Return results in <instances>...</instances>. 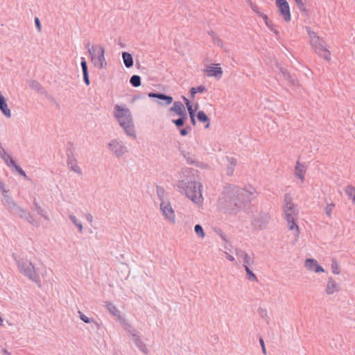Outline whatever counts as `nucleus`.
<instances>
[{
    "mask_svg": "<svg viewBox=\"0 0 355 355\" xmlns=\"http://www.w3.org/2000/svg\"><path fill=\"white\" fill-rule=\"evenodd\" d=\"M269 216L267 213L260 214L257 217L254 218L252 221V225L256 228L262 229L265 227L269 221Z\"/></svg>",
    "mask_w": 355,
    "mask_h": 355,
    "instance_id": "nucleus-16",
    "label": "nucleus"
},
{
    "mask_svg": "<svg viewBox=\"0 0 355 355\" xmlns=\"http://www.w3.org/2000/svg\"><path fill=\"white\" fill-rule=\"evenodd\" d=\"M78 313L80 314V318L85 323H89L91 322V320L84 315L81 311H78Z\"/></svg>",
    "mask_w": 355,
    "mask_h": 355,
    "instance_id": "nucleus-45",
    "label": "nucleus"
},
{
    "mask_svg": "<svg viewBox=\"0 0 355 355\" xmlns=\"http://www.w3.org/2000/svg\"><path fill=\"white\" fill-rule=\"evenodd\" d=\"M224 248L226 249V250H229V247L227 246V245H225Z\"/></svg>",
    "mask_w": 355,
    "mask_h": 355,
    "instance_id": "nucleus-59",
    "label": "nucleus"
},
{
    "mask_svg": "<svg viewBox=\"0 0 355 355\" xmlns=\"http://www.w3.org/2000/svg\"><path fill=\"white\" fill-rule=\"evenodd\" d=\"M67 166L71 171H74L78 174L82 173L80 168L78 166L76 159H74L73 158L69 157L68 159Z\"/></svg>",
    "mask_w": 355,
    "mask_h": 355,
    "instance_id": "nucleus-22",
    "label": "nucleus"
},
{
    "mask_svg": "<svg viewBox=\"0 0 355 355\" xmlns=\"http://www.w3.org/2000/svg\"><path fill=\"white\" fill-rule=\"evenodd\" d=\"M225 254H226V257L228 260H230L231 261H234L235 260L234 257L233 256H232L231 254H230L229 253H227V252H225Z\"/></svg>",
    "mask_w": 355,
    "mask_h": 355,
    "instance_id": "nucleus-55",
    "label": "nucleus"
},
{
    "mask_svg": "<svg viewBox=\"0 0 355 355\" xmlns=\"http://www.w3.org/2000/svg\"><path fill=\"white\" fill-rule=\"evenodd\" d=\"M296 6L301 11H305L306 8L302 0H294Z\"/></svg>",
    "mask_w": 355,
    "mask_h": 355,
    "instance_id": "nucleus-42",
    "label": "nucleus"
},
{
    "mask_svg": "<svg viewBox=\"0 0 355 355\" xmlns=\"http://www.w3.org/2000/svg\"><path fill=\"white\" fill-rule=\"evenodd\" d=\"M314 271L315 272H324V270L323 269L322 267H321L320 266L317 264L316 266L315 267Z\"/></svg>",
    "mask_w": 355,
    "mask_h": 355,
    "instance_id": "nucleus-50",
    "label": "nucleus"
},
{
    "mask_svg": "<svg viewBox=\"0 0 355 355\" xmlns=\"http://www.w3.org/2000/svg\"><path fill=\"white\" fill-rule=\"evenodd\" d=\"M0 157L4 161L6 164L11 167L12 165H14V160L11 157V156L6 152V149L3 148L1 142L0 141Z\"/></svg>",
    "mask_w": 355,
    "mask_h": 355,
    "instance_id": "nucleus-18",
    "label": "nucleus"
},
{
    "mask_svg": "<svg viewBox=\"0 0 355 355\" xmlns=\"http://www.w3.org/2000/svg\"><path fill=\"white\" fill-rule=\"evenodd\" d=\"M307 33L310 37V43L315 53L324 60H331V53L325 46V42L313 31L310 27H306Z\"/></svg>",
    "mask_w": 355,
    "mask_h": 355,
    "instance_id": "nucleus-5",
    "label": "nucleus"
},
{
    "mask_svg": "<svg viewBox=\"0 0 355 355\" xmlns=\"http://www.w3.org/2000/svg\"><path fill=\"white\" fill-rule=\"evenodd\" d=\"M335 205L334 203L327 204V206L325 207L324 211L328 217H331V213Z\"/></svg>",
    "mask_w": 355,
    "mask_h": 355,
    "instance_id": "nucleus-39",
    "label": "nucleus"
},
{
    "mask_svg": "<svg viewBox=\"0 0 355 355\" xmlns=\"http://www.w3.org/2000/svg\"><path fill=\"white\" fill-rule=\"evenodd\" d=\"M197 119L200 122H206L207 123V124L205 125V128H208L209 127V125H210L209 119L203 111H199L197 113Z\"/></svg>",
    "mask_w": 355,
    "mask_h": 355,
    "instance_id": "nucleus-25",
    "label": "nucleus"
},
{
    "mask_svg": "<svg viewBox=\"0 0 355 355\" xmlns=\"http://www.w3.org/2000/svg\"><path fill=\"white\" fill-rule=\"evenodd\" d=\"M276 6L278 8L280 16H282L286 22L291 19L290 6L286 0H275Z\"/></svg>",
    "mask_w": 355,
    "mask_h": 355,
    "instance_id": "nucleus-11",
    "label": "nucleus"
},
{
    "mask_svg": "<svg viewBox=\"0 0 355 355\" xmlns=\"http://www.w3.org/2000/svg\"><path fill=\"white\" fill-rule=\"evenodd\" d=\"M251 8L253 10V11H254L259 16H260V14L263 13L262 12L259 11V9L258 6H257L252 5Z\"/></svg>",
    "mask_w": 355,
    "mask_h": 355,
    "instance_id": "nucleus-49",
    "label": "nucleus"
},
{
    "mask_svg": "<svg viewBox=\"0 0 355 355\" xmlns=\"http://www.w3.org/2000/svg\"><path fill=\"white\" fill-rule=\"evenodd\" d=\"M106 308L112 315L116 317H120L119 310L112 303L107 302Z\"/></svg>",
    "mask_w": 355,
    "mask_h": 355,
    "instance_id": "nucleus-29",
    "label": "nucleus"
},
{
    "mask_svg": "<svg viewBox=\"0 0 355 355\" xmlns=\"http://www.w3.org/2000/svg\"><path fill=\"white\" fill-rule=\"evenodd\" d=\"M317 264V261L313 259H307L305 261L306 268L310 270H314Z\"/></svg>",
    "mask_w": 355,
    "mask_h": 355,
    "instance_id": "nucleus-33",
    "label": "nucleus"
},
{
    "mask_svg": "<svg viewBox=\"0 0 355 355\" xmlns=\"http://www.w3.org/2000/svg\"><path fill=\"white\" fill-rule=\"evenodd\" d=\"M194 231H195V233L200 238H204L205 237V232H204V230L202 229V227L200 225H196L195 227H194Z\"/></svg>",
    "mask_w": 355,
    "mask_h": 355,
    "instance_id": "nucleus-37",
    "label": "nucleus"
},
{
    "mask_svg": "<svg viewBox=\"0 0 355 355\" xmlns=\"http://www.w3.org/2000/svg\"><path fill=\"white\" fill-rule=\"evenodd\" d=\"M281 71L286 79L288 80L292 84H295V78L292 76L286 69L282 68Z\"/></svg>",
    "mask_w": 355,
    "mask_h": 355,
    "instance_id": "nucleus-36",
    "label": "nucleus"
},
{
    "mask_svg": "<svg viewBox=\"0 0 355 355\" xmlns=\"http://www.w3.org/2000/svg\"><path fill=\"white\" fill-rule=\"evenodd\" d=\"M187 110H188V112L189 114V116H195V111L193 110L192 106L191 107H189Z\"/></svg>",
    "mask_w": 355,
    "mask_h": 355,
    "instance_id": "nucleus-56",
    "label": "nucleus"
},
{
    "mask_svg": "<svg viewBox=\"0 0 355 355\" xmlns=\"http://www.w3.org/2000/svg\"><path fill=\"white\" fill-rule=\"evenodd\" d=\"M130 334L132 336V340L135 345L139 349V350L143 352L144 354H147L148 353V348L146 345L141 340L139 333L136 330H130Z\"/></svg>",
    "mask_w": 355,
    "mask_h": 355,
    "instance_id": "nucleus-14",
    "label": "nucleus"
},
{
    "mask_svg": "<svg viewBox=\"0 0 355 355\" xmlns=\"http://www.w3.org/2000/svg\"><path fill=\"white\" fill-rule=\"evenodd\" d=\"M220 237H221V239H222L224 241L227 242V239H226V237H225V235H223V234H220Z\"/></svg>",
    "mask_w": 355,
    "mask_h": 355,
    "instance_id": "nucleus-58",
    "label": "nucleus"
},
{
    "mask_svg": "<svg viewBox=\"0 0 355 355\" xmlns=\"http://www.w3.org/2000/svg\"><path fill=\"white\" fill-rule=\"evenodd\" d=\"M69 218L70 220L73 223V224L78 229V232L82 233L83 231V227L80 220L77 219L75 215L71 214L69 215Z\"/></svg>",
    "mask_w": 355,
    "mask_h": 355,
    "instance_id": "nucleus-26",
    "label": "nucleus"
},
{
    "mask_svg": "<svg viewBox=\"0 0 355 355\" xmlns=\"http://www.w3.org/2000/svg\"><path fill=\"white\" fill-rule=\"evenodd\" d=\"M196 90V93H202L206 91V88L203 85H200L197 87H195Z\"/></svg>",
    "mask_w": 355,
    "mask_h": 355,
    "instance_id": "nucleus-47",
    "label": "nucleus"
},
{
    "mask_svg": "<svg viewBox=\"0 0 355 355\" xmlns=\"http://www.w3.org/2000/svg\"><path fill=\"white\" fill-rule=\"evenodd\" d=\"M259 343H260V345L261 346V349H262V352L264 354H266V347H265V344H264V341L262 338H260L259 339Z\"/></svg>",
    "mask_w": 355,
    "mask_h": 355,
    "instance_id": "nucleus-48",
    "label": "nucleus"
},
{
    "mask_svg": "<svg viewBox=\"0 0 355 355\" xmlns=\"http://www.w3.org/2000/svg\"><path fill=\"white\" fill-rule=\"evenodd\" d=\"M211 36H212L213 39H214V33H213V32H211Z\"/></svg>",
    "mask_w": 355,
    "mask_h": 355,
    "instance_id": "nucleus-60",
    "label": "nucleus"
},
{
    "mask_svg": "<svg viewBox=\"0 0 355 355\" xmlns=\"http://www.w3.org/2000/svg\"><path fill=\"white\" fill-rule=\"evenodd\" d=\"M245 270L247 273V278L251 282H258V279L255 274L250 269V266H245Z\"/></svg>",
    "mask_w": 355,
    "mask_h": 355,
    "instance_id": "nucleus-32",
    "label": "nucleus"
},
{
    "mask_svg": "<svg viewBox=\"0 0 355 355\" xmlns=\"http://www.w3.org/2000/svg\"><path fill=\"white\" fill-rule=\"evenodd\" d=\"M338 291V286L335 280L330 277L328 279L326 288V292L328 295H331Z\"/></svg>",
    "mask_w": 355,
    "mask_h": 355,
    "instance_id": "nucleus-20",
    "label": "nucleus"
},
{
    "mask_svg": "<svg viewBox=\"0 0 355 355\" xmlns=\"http://www.w3.org/2000/svg\"><path fill=\"white\" fill-rule=\"evenodd\" d=\"M345 192L349 198L352 200V203L355 204V188L351 185L346 187Z\"/></svg>",
    "mask_w": 355,
    "mask_h": 355,
    "instance_id": "nucleus-28",
    "label": "nucleus"
},
{
    "mask_svg": "<svg viewBox=\"0 0 355 355\" xmlns=\"http://www.w3.org/2000/svg\"><path fill=\"white\" fill-rule=\"evenodd\" d=\"M295 175L299 178L302 181L304 180V174L306 172V166L304 164L297 162L295 168Z\"/></svg>",
    "mask_w": 355,
    "mask_h": 355,
    "instance_id": "nucleus-19",
    "label": "nucleus"
},
{
    "mask_svg": "<svg viewBox=\"0 0 355 355\" xmlns=\"http://www.w3.org/2000/svg\"><path fill=\"white\" fill-rule=\"evenodd\" d=\"M235 254L238 259H241L243 260V265L244 268L245 266H251L254 264V259L251 258L245 250L240 248H236Z\"/></svg>",
    "mask_w": 355,
    "mask_h": 355,
    "instance_id": "nucleus-15",
    "label": "nucleus"
},
{
    "mask_svg": "<svg viewBox=\"0 0 355 355\" xmlns=\"http://www.w3.org/2000/svg\"><path fill=\"white\" fill-rule=\"evenodd\" d=\"M0 189L2 192L3 198H5V194H8V190L6 189L5 184L0 180Z\"/></svg>",
    "mask_w": 355,
    "mask_h": 355,
    "instance_id": "nucleus-44",
    "label": "nucleus"
},
{
    "mask_svg": "<svg viewBox=\"0 0 355 355\" xmlns=\"http://www.w3.org/2000/svg\"><path fill=\"white\" fill-rule=\"evenodd\" d=\"M260 17L264 19L266 25L270 28L271 31L274 32L275 34H278V31L274 28L272 23L269 20L266 15L261 13L260 14Z\"/></svg>",
    "mask_w": 355,
    "mask_h": 355,
    "instance_id": "nucleus-31",
    "label": "nucleus"
},
{
    "mask_svg": "<svg viewBox=\"0 0 355 355\" xmlns=\"http://www.w3.org/2000/svg\"><path fill=\"white\" fill-rule=\"evenodd\" d=\"M11 167H13L21 175L25 178H28L25 171L19 166L17 165L15 162H14V165H12Z\"/></svg>",
    "mask_w": 355,
    "mask_h": 355,
    "instance_id": "nucleus-40",
    "label": "nucleus"
},
{
    "mask_svg": "<svg viewBox=\"0 0 355 355\" xmlns=\"http://www.w3.org/2000/svg\"><path fill=\"white\" fill-rule=\"evenodd\" d=\"M148 96L150 98H156L159 99V101H157V103L162 106L169 105L173 101L172 96L162 93L150 92Z\"/></svg>",
    "mask_w": 355,
    "mask_h": 355,
    "instance_id": "nucleus-12",
    "label": "nucleus"
},
{
    "mask_svg": "<svg viewBox=\"0 0 355 355\" xmlns=\"http://www.w3.org/2000/svg\"><path fill=\"white\" fill-rule=\"evenodd\" d=\"M160 209L162 211L165 218L171 223H175V211L168 201L162 200L160 203Z\"/></svg>",
    "mask_w": 355,
    "mask_h": 355,
    "instance_id": "nucleus-10",
    "label": "nucleus"
},
{
    "mask_svg": "<svg viewBox=\"0 0 355 355\" xmlns=\"http://www.w3.org/2000/svg\"><path fill=\"white\" fill-rule=\"evenodd\" d=\"M35 209L39 215L43 217L45 220H49V218L46 212L37 204L36 200L34 201Z\"/></svg>",
    "mask_w": 355,
    "mask_h": 355,
    "instance_id": "nucleus-30",
    "label": "nucleus"
},
{
    "mask_svg": "<svg viewBox=\"0 0 355 355\" xmlns=\"http://www.w3.org/2000/svg\"><path fill=\"white\" fill-rule=\"evenodd\" d=\"M191 130V128L190 126H187L184 128L181 129L180 130V133L182 136H186Z\"/></svg>",
    "mask_w": 355,
    "mask_h": 355,
    "instance_id": "nucleus-43",
    "label": "nucleus"
},
{
    "mask_svg": "<svg viewBox=\"0 0 355 355\" xmlns=\"http://www.w3.org/2000/svg\"><path fill=\"white\" fill-rule=\"evenodd\" d=\"M85 218L90 223L93 221V216L91 214H87L85 215Z\"/></svg>",
    "mask_w": 355,
    "mask_h": 355,
    "instance_id": "nucleus-51",
    "label": "nucleus"
},
{
    "mask_svg": "<svg viewBox=\"0 0 355 355\" xmlns=\"http://www.w3.org/2000/svg\"><path fill=\"white\" fill-rule=\"evenodd\" d=\"M170 112H175L179 116L185 117L187 115L184 105L180 101H175L169 109Z\"/></svg>",
    "mask_w": 355,
    "mask_h": 355,
    "instance_id": "nucleus-17",
    "label": "nucleus"
},
{
    "mask_svg": "<svg viewBox=\"0 0 355 355\" xmlns=\"http://www.w3.org/2000/svg\"><path fill=\"white\" fill-rule=\"evenodd\" d=\"M190 92H191V98H194L195 94H197L196 88L195 87H191V89H190Z\"/></svg>",
    "mask_w": 355,
    "mask_h": 355,
    "instance_id": "nucleus-54",
    "label": "nucleus"
},
{
    "mask_svg": "<svg viewBox=\"0 0 355 355\" xmlns=\"http://www.w3.org/2000/svg\"><path fill=\"white\" fill-rule=\"evenodd\" d=\"M15 260L17 263L18 270L19 272L37 284L39 286H40V279L39 275H37L34 266L32 264L31 261L25 259H17L15 257Z\"/></svg>",
    "mask_w": 355,
    "mask_h": 355,
    "instance_id": "nucleus-6",
    "label": "nucleus"
},
{
    "mask_svg": "<svg viewBox=\"0 0 355 355\" xmlns=\"http://www.w3.org/2000/svg\"><path fill=\"white\" fill-rule=\"evenodd\" d=\"M227 161L228 162V166L227 168V174L228 175H232L233 174L234 167L236 166V160L233 157H227Z\"/></svg>",
    "mask_w": 355,
    "mask_h": 355,
    "instance_id": "nucleus-24",
    "label": "nucleus"
},
{
    "mask_svg": "<svg viewBox=\"0 0 355 355\" xmlns=\"http://www.w3.org/2000/svg\"><path fill=\"white\" fill-rule=\"evenodd\" d=\"M3 198L4 200L3 202L4 207L12 214L19 216H28V210L24 209L21 207L18 206L17 203L14 201V200L8 194H5V198Z\"/></svg>",
    "mask_w": 355,
    "mask_h": 355,
    "instance_id": "nucleus-8",
    "label": "nucleus"
},
{
    "mask_svg": "<svg viewBox=\"0 0 355 355\" xmlns=\"http://www.w3.org/2000/svg\"><path fill=\"white\" fill-rule=\"evenodd\" d=\"M331 268H332V272L334 274H336V275L340 274V270L338 264L336 261H333V262L331 263Z\"/></svg>",
    "mask_w": 355,
    "mask_h": 355,
    "instance_id": "nucleus-41",
    "label": "nucleus"
},
{
    "mask_svg": "<svg viewBox=\"0 0 355 355\" xmlns=\"http://www.w3.org/2000/svg\"><path fill=\"white\" fill-rule=\"evenodd\" d=\"M35 26H36V27H37V28L38 31H39V32H40V31H41L42 28H41L40 21V19H39V18H38V17H35Z\"/></svg>",
    "mask_w": 355,
    "mask_h": 355,
    "instance_id": "nucleus-46",
    "label": "nucleus"
},
{
    "mask_svg": "<svg viewBox=\"0 0 355 355\" xmlns=\"http://www.w3.org/2000/svg\"><path fill=\"white\" fill-rule=\"evenodd\" d=\"M284 201V212L285 219L287 222L288 229L295 231V242H297L299 239L300 233L299 227L296 223L299 211L297 205L291 200V198L288 196H285Z\"/></svg>",
    "mask_w": 355,
    "mask_h": 355,
    "instance_id": "nucleus-4",
    "label": "nucleus"
},
{
    "mask_svg": "<svg viewBox=\"0 0 355 355\" xmlns=\"http://www.w3.org/2000/svg\"><path fill=\"white\" fill-rule=\"evenodd\" d=\"M80 65L83 70V80L87 85L90 84L89 78V72L87 65V62L84 58H81Z\"/></svg>",
    "mask_w": 355,
    "mask_h": 355,
    "instance_id": "nucleus-21",
    "label": "nucleus"
},
{
    "mask_svg": "<svg viewBox=\"0 0 355 355\" xmlns=\"http://www.w3.org/2000/svg\"><path fill=\"white\" fill-rule=\"evenodd\" d=\"M114 116L126 135L136 138L135 126L130 109L125 105H115L114 107Z\"/></svg>",
    "mask_w": 355,
    "mask_h": 355,
    "instance_id": "nucleus-3",
    "label": "nucleus"
},
{
    "mask_svg": "<svg viewBox=\"0 0 355 355\" xmlns=\"http://www.w3.org/2000/svg\"><path fill=\"white\" fill-rule=\"evenodd\" d=\"M178 181L176 184L178 190L182 194L185 195L197 205H201L203 202L201 185H197L193 175L190 171L183 169L178 175Z\"/></svg>",
    "mask_w": 355,
    "mask_h": 355,
    "instance_id": "nucleus-2",
    "label": "nucleus"
},
{
    "mask_svg": "<svg viewBox=\"0 0 355 355\" xmlns=\"http://www.w3.org/2000/svg\"><path fill=\"white\" fill-rule=\"evenodd\" d=\"M254 193V188L247 190L232 185L225 188L222 197L218 200V204L225 212L234 214L255 197Z\"/></svg>",
    "mask_w": 355,
    "mask_h": 355,
    "instance_id": "nucleus-1",
    "label": "nucleus"
},
{
    "mask_svg": "<svg viewBox=\"0 0 355 355\" xmlns=\"http://www.w3.org/2000/svg\"><path fill=\"white\" fill-rule=\"evenodd\" d=\"M28 216H20L21 218H24L26 219L28 222H29L31 224H32L33 225H35V226H37L38 225V221H37L33 217V216L31 215V214L28 211Z\"/></svg>",
    "mask_w": 355,
    "mask_h": 355,
    "instance_id": "nucleus-38",
    "label": "nucleus"
},
{
    "mask_svg": "<svg viewBox=\"0 0 355 355\" xmlns=\"http://www.w3.org/2000/svg\"><path fill=\"white\" fill-rule=\"evenodd\" d=\"M122 58L123 63L127 68H130L133 66V58L130 53L128 52H123Z\"/></svg>",
    "mask_w": 355,
    "mask_h": 355,
    "instance_id": "nucleus-23",
    "label": "nucleus"
},
{
    "mask_svg": "<svg viewBox=\"0 0 355 355\" xmlns=\"http://www.w3.org/2000/svg\"><path fill=\"white\" fill-rule=\"evenodd\" d=\"M130 84L135 87H137L141 85V78L138 75H133L131 76L130 79Z\"/></svg>",
    "mask_w": 355,
    "mask_h": 355,
    "instance_id": "nucleus-34",
    "label": "nucleus"
},
{
    "mask_svg": "<svg viewBox=\"0 0 355 355\" xmlns=\"http://www.w3.org/2000/svg\"><path fill=\"white\" fill-rule=\"evenodd\" d=\"M87 48L94 66L100 69H104L107 66L105 47L102 44L89 46L88 44Z\"/></svg>",
    "mask_w": 355,
    "mask_h": 355,
    "instance_id": "nucleus-7",
    "label": "nucleus"
},
{
    "mask_svg": "<svg viewBox=\"0 0 355 355\" xmlns=\"http://www.w3.org/2000/svg\"><path fill=\"white\" fill-rule=\"evenodd\" d=\"M218 65V64H216L206 66L205 72L207 73V76L209 77H214L218 80L220 79L223 75V70Z\"/></svg>",
    "mask_w": 355,
    "mask_h": 355,
    "instance_id": "nucleus-13",
    "label": "nucleus"
},
{
    "mask_svg": "<svg viewBox=\"0 0 355 355\" xmlns=\"http://www.w3.org/2000/svg\"><path fill=\"white\" fill-rule=\"evenodd\" d=\"M187 119V115L185 116L184 118L183 116H180V118L177 119H173L172 123L175 125L177 128H180L184 125V121Z\"/></svg>",
    "mask_w": 355,
    "mask_h": 355,
    "instance_id": "nucleus-35",
    "label": "nucleus"
},
{
    "mask_svg": "<svg viewBox=\"0 0 355 355\" xmlns=\"http://www.w3.org/2000/svg\"><path fill=\"white\" fill-rule=\"evenodd\" d=\"M107 147L116 158H121L128 152L125 144L119 139L111 140L107 144Z\"/></svg>",
    "mask_w": 355,
    "mask_h": 355,
    "instance_id": "nucleus-9",
    "label": "nucleus"
},
{
    "mask_svg": "<svg viewBox=\"0 0 355 355\" xmlns=\"http://www.w3.org/2000/svg\"><path fill=\"white\" fill-rule=\"evenodd\" d=\"M157 196L160 198V199L162 200V199L161 196L164 193V189H162V188H157Z\"/></svg>",
    "mask_w": 355,
    "mask_h": 355,
    "instance_id": "nucleus-53",
    "label": "nucleus"
},
{
    "mask_svg": "<svg viewBox=\"0 0 355 355\" xmlns=\"http://www.w3.org/2000/svg\"><path fill=\"white\" fill-rule=\"evenodd\" d=\"M183 100H184V103H185V104L187 105V109L192 106L191 102L189 101V100L187 99L186 97L183 96Z\"/></svg>",
    "mask_w": 355,
    "mask_h": 355,
    "instance_id": "nucleus-52",
    "label": "nucleus"
},
{
    "mask_svg": "<svg viewBox=\"0 0 355 355\" xmlns=\"http://www.w3.org/2000/svg\"><path fill=\"white\" fill-rule=\"evenodd\" d=\"M28 85L31 89H33L40 93L44 92V88L42 87V86L38 81L31 80L29 81Z\"/></svg>",
    "mask_w": 355,
    "mask_h": 355,
    "instance_id": "nucleus-27",
    "label": "nucleus"
},
{
    "mask_svg": "<svg viewBox=\"0 0 355 355\" xmlns=\"http://www.w3.org/2000/svg\"><path fill=\"white\" fill-rule=\"evenodd\" d=\"M190 119H191V123L195 125H196V119H195V116H190Z\"/></svg>",
    "mask_w": 355,
    "mask_h": 355,
    "instance_id": "nucleus-57",
    "label": "nucleus"
}]
</instances>
